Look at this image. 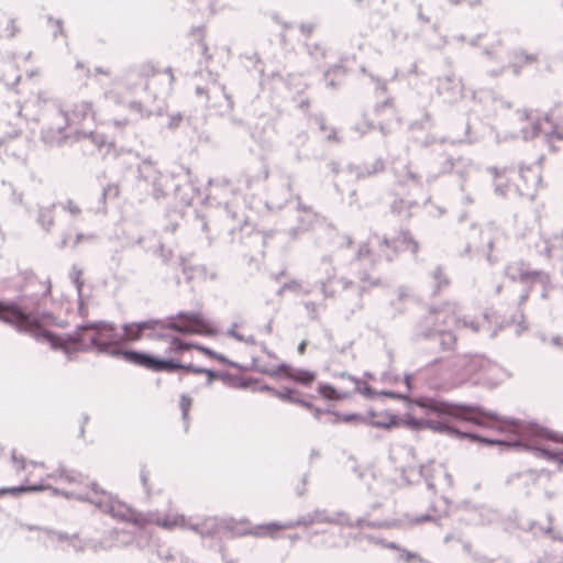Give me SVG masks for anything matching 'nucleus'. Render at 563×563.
<instances>
[{
  "label": "nucleus",
  "instance_id": "nucleus-14",
  "mask_svg": "<svg viewBox=\"0 0 563 563\" xmlns=\"http://www.w3.org/2000/svg\"><path fill=\"white\" fill-rule=\"evenodd\" d=\"M68 125L75 128H84L87 121H95V111L90 102L81 101L76 103L67 112Z\"/></svg>",
  "mask_w": 563,
  "mask_h": 563
},
{
  "label": "nucleus",
  "instance_id": "nucleus-28",
  "mask_svg": "<svg viewBox=\"0 0 563 563\" xmlns=\"http://www.w3.org/2000/svg\"><path fill=\"white\" fill-rule=\"evenodd\" d=\"M537 252L540 255H543L545 258L551 257L552 244L550 239H541L540 242L536 244Z\"/></svg>",
  "mask_w": 563,
  "mask_h": 563
},
{
  "label": "nucleus",
  "instance_id": "nucleus-17",
  "mask_svg": "<svg viewBox=\"0 0 563 563\" xmlns=\"http://www.w3.org/2000/svg\"><path fill=\"white\" fill-rule=\"evenodd\" d=\"M511 169L508 167L497 168V167H487V172L494 178V191L496 195L500 197H507L511 191V186L505 180L507 173Z\"/></svg>",
  "mask_w": 563,
  "mask_h": 563
},
{
  "label": "nucleus",
  "instance_id": "nucleus-53",
  "mask_svg": "<svg viewBox=\"0 0 563 563\" xmlns=\"http://www.w3.org/2000/svg\"><path fill=\"white\" fill-rule=\"evenodd\" d=\"M427 486H428L429 489H433L434 488V485L431 482H429V481H427Z\"/></svg>",
  "mask_w": 563,
  "mask_h": 563
},
{
  "label": "nucleus",
  "instance_id": "nucleus-33",
  "mask_svg": "<svg viewBox=\"0 0 563 563\" xmlns=\"http://www.w3.org/2000/svg\"><path fill=\"white\" fill-rule=\"evenodd\" d=\"M63 208L73 216H79L81 212L79 205L70 199L66 201Z\"/></svg>",
  "mask_w": 563,
  "mask_h": 563
},
{
  "label": "nucleus",
  "instance_id": "nucleus-36",
  "mask_svg": "<svg viewBox=\"0 0 563 563\" xmlns=\"http://www.w3.org/2000/svg\"><path fill=\"white\" fill-rule=\"evenodd\" d=\"M190 406H191L190 397L181 396V398H180V407H181V410H183L185 416L188 413V411L190 409Z\"/></svg>",
  "mask_w": 563,
  "mask_h": 563
},
{
  "label": "nucleus",
  "instance_id": "nucleus-49",
  "mask_svg": "<svg viewBox=\"0 0 563 563\" xmlns=\"http://www.w3.org/2000/svg\"><path fill=\"white\" fill-rule=\"evenodd\" d=\"M552 550H558V554L562 555L563 556V542L558 544L555 548H553Z\"/></svg>",
  "mask_w": 563,
  "mask_h": 563
},
{
  "label": "nucleus",
  "instance_id": "nucleus-46",
  "mask_svg": "<svg viewBox=\"0 0 563 563\" xmlns=\"http://www.w3.org/2000/svg\"><path fill=\"white\" fill-rule=\"evenodd\" d=\"M511 68H512V70H514V73H515L516 75H518V74L520 73L521 65H520V64H518V63H512V64H511Z\"/></svg>",
  "mask_w": 563,
  "mask_h": 563
},
{
  "label": "nucleus",
  "instance_id": "nucleus-4",
  "mask_svg": "<svg viewBox=\"0 0 563 563\" xmlns=\"http://www.w3.org/2000/svg\"><path fill=\"white\" fill-rule=\"evenodd\" d=\"M499 419L492 426H484L485 428H499L503 424H507L508 428L517 435V440L515 441H505L490 439L486 437L478 435L476 433L461 431L459 429V433L454 435H450V438L464 439L467 438L473 442H478L485 445H505V446H514L521 450H526L534 454L539 459L543 460H552L554 459V453L552 449L544 444L547 441L552 442H563V439L559 437L558 433L545 429L537 423L529 422L525 423L522 421L516 419H506L494 412Z\"/></svg>",
  "mask_w": 563,
  "mask_h": 563
},
{
  "label": "nucleus",
  "instance_id": "nucleus-8",
  "mask_svg": "<svg viewBox=\"0 0 563 563\" xmlns=\"http://www.w3.org/2000/svg\"><path fill=\"white\" fill-rule=\"evenodd\" d=\"M446 316L445 310L430 309L421 321L417 333L422 338L437 339L443 351L451 350L456 342V335L440 324V321L446 323Z\"/></svg>",
  "mask_w": 563,
  "mask_h": 563
},
{
  "label": "nucleus",
  "instance_id": "nucleus-27",
  "mask_svg": "<svg viewBox=\"0 0 563 563\" xmlns=\"http://www.w3.org/2000/svg\"><path fill=\"white\" fill-rule=\"evenodd\" d=\"M159 73L161 70L152 62L144 63L139 70L140 76L143 78H150Z\"/></svg>",
  "mask_w": 563,
  "mask_h": 563
},
{
  "label": "nucleus",
  "instance_id": "nucleus-55",
  "mask_svg": "<svg viewBox=\"0 0 563 563\" xmlns=\"http://www.w3.org/2000/svg\"><path fill=\"white\" fill-rule=\"evenodd\" d=\"M452 539V537L450 534L445 536L444 538V542L448 543L450 540Z\"/></svg>",
  "mask_w": 563,
  "mask_h": 563
},
{
  "label": "nucleus",
  "instance_id": "nucleus-6",
  "mask_svg": "<svg viewBox=\"0 0 563 563\" xmlns=\"http://www.w3.org/2000/svg\"><path fill=\"white\" fill-rule=\"evenodd\" d=\"M518 120L527 124L520 128V134L523 140L542 136L551 147L553 140H562L563 134L559 132V125L563 123V106H556L545 114L544 120L530 115L527 111L518 113Z\"/></svg>",
  "mask_w": 563,
  "mask_h": 563
},
{
  "label": "nucleus",
  "instance_id": "nucleus-7",
  "mask_svg": "<svg viewBox=\"0 0 563 563\" xmlns=\"http://www.w3.org/2000/svg\"><path fill=\"white\" fill-rule=\"evenodd\" d=\"M12 466L15 471H24L26 472L25 482L29 485H21L18 487H9L0 489V497L5 494L19 495L26 492H37L46 488L42 482L49 477L51 475L46 472V466L44 463H37L33 461H26L23 456H18L16 454H12Z\"/></svg>",
  "mask_w": 563,
  "mask_h": 563
},
{
  "label": "nucleus",
  "instance_id": "nucleus-47",
  "mask_svg": "<svg viewBox=\"0 0 563 563\" xmlns=\"http://www.w3.org/2000/svg\"><path fill=\"white\" fill-rule=\"evenodd\" d=\"M306 346H307V343H306V342H301V343L299 344V346H298V352H299L300 354H303V353H305V351H306Z\"/></svg>",
  "mask_w": 563,
  "mask_h": 563
},
{
  "label": "nucleus",
  "instance_id": "nucleus-12",
  "mask_svg": "<svg viewBox=\"0 0 563 563\" xmlns=\"http://www.w3.org/2000/svg\"><path fill=\"white\" fill-rule=\"evenodd\" d=\"M541 167L539 163L531 166H519V183L515 185V192L522 198L533 200L537 188L541 184Z\"/></svg>",
  "mask_w": 563,
  "mask_h": 563
},
{
  "label": "nucleus",
  "instance_id": "nucleus-56",
  "mask_svg": "<svg viewBox=\"0 0 563 563\" xmlns=\"http://www.w3.org/2000/svg\"><path fill=\"white\" fill-rule=\"evenodd\" d=\"M478 3H479V0L470 1L471 5L478 4Z\"/></svg>",
  "mask_w": 563,
  "mask_h": 563
},
{
  "label": "nucleus",
  "instance_id": "nucleus-10",
  "mask_svg": "<svg viewBox=\"0 0 563 563\" xmlns=\"http://www.w3.org/2000/svg\"><path fill=\"white\" fill-rule=\"evenodd\" d=\"M505 275L512 282H519L525 286L540 284L543 287L542 297L547 296V288L550 284V275L543 271L530 269L525 262H515L505 267Z\"/></svg>",
  "mask_w": 563,
  "mask_h": 563
},
{
  "label": "nucleus",
  "instance_id": "nucleus-31",
  "mask_svg": "<svg viewBox=\"0 0 563 563\" xmlns=\"http://www.w3.org/2000/svg\"><path fill=\"white\" fill-rule=\"evenodd\" d=\"M500 371L501 368L496 363L488 360V365L479 366V371L477 373L495 376Z\"/></svg>",
  "mask_w": 563,
  "mask_h": 563
},
{
  "label": "nucleus",
  "instance_id": "nucleus-50",
  "mask_svg": "<svg viewBox=\"0 0 563 563\" xmlns=\"http://www.w3.org/2000/svg\"><path fill=\"white\" fill-rule=\"evenodd\" d=\"M483 54H484V55H486V56H487V57H489V58H494L492 51H489V49H487V48H485V49L483 51Z\"/></svg>",
  "mask_w": 563,
  "mask_h": 563
},
{
  "label": "nucleus",
  "instance_id": "nucleus-45",
  "mask_svg": "<svg viewBox=\"0 0 563 563\" xmlns=\"http://www.w3.org/2000/svg\"><path fill=\"white\" fill-rule=\"evenodd\" d=\"M418 19L421 20L422 22H429V18L421 12V5H419Z\"/></svg>",
  "mask_w": 563,
  "mask_h": 563
},
{
  "label": "nucleus",
  "instance_id": "nucleus-20",
  "mask_svg": "<svg viewBox=\"0 0 563 563\" xmlns=\"http://www.w3.org/2000/svg\"><path fill=\"white\" fill-rule=\"evenodd\" d=\"M451 319L454 320V322L456 323L457 327L468 328L474 333L479 332L482 329H484L488 324L487 313H483V316L478 319L471 318V317H463V318H457V319L454 317H451Z\"/></svg>",
  "mask_w": 563,
  "mask_h": 563
},
{
  "label": "nucleus",
  "instance_id": "nucleus-51",
  "mask_svg": "<svg viewBox=\"0 0 563 563\" xmlns=\"http://www.w3.org/2000/svg\"><path fill=\"white\" fill-rule=\"evenodd\" d=\"M428 177H429V179H435L438 177V174L429 173Z\"/></svg>",
  "mask_w": 563,
  "mask_h": 563
},
{
  "label": "nucleus",
  "instance_id": "nucleus-42",
  "mask_svg": "<svg viewBox=\"0 0 563 563\" xmlns=\"http://www.w3.org/2000/svg\"><path fill=\"white\" fill-rule=\"evenodd\" d=\"M530 287L531 286H528L527 289H525V291L520 295V297H519V305H522L523 302L527 301V299L529 297V292H530Z\"/></svg>",
  "mask_w": 563,
  "mask_h": 563
},
{
  "label": "nucleus",
  "instance_id": "nucleus-30",
  "mask_svg": "<svg viewBox=\"0 0 563 563\" xmlns=\"http://www.w3.org/2000/svg\"><path fill=\"white\" fill-rule=\"evenodd\" d=\"M488 231H490V229L482 231V234H486L487 235V242H486L487 254H486V258L489 262V264H495L497 262V258H495L492 255V251H493V247H494V239L489 235Z\"/></svg>",
  "mask_w": 563,
  "mask_h": 563
},
{
  "label": "nucleus",
  "instance_id": "nucleus-24",
  "mask_svg": "<svg viewBox=\"0 0 563 563\" xmlns=\"http://www.w3.org/2000/svg\"><path fill=\"white\" fill-rule=\"evenodd\" d=\"M412 378H413V376L411 374H406L402 379V385L405 387V390L404 391H394V390L389 389V399L390 398L406 399L412 388V385H411Z\"/></svg>",
  "mask_w": 563,
  "mask_h": 563
},
{
  "label": "nucleus",
  "instance_id": "nucleus-1",
  "mask_svg": "<svg viewBox=\"0 0 563 563\" xmlns=\"http://www.w3.org/2000/svg\"><path fill=\"white\" fill-rule=\"evenodd\" d=\"M415 404L422 408L428 418L417 419L408 416L405 423L413 430L430 429L448 437L459 433L455 422H468L475 426H492L499 418L493 411L478 405L448 402L429 397H421Z\"/></svg>",
  "mask_w": 563,
  "mask_h": 563
},
{
  "label": "nucleus",
  "instance_id": "nucleus-9",
  "mask_svg": "<svg viewBox=\"0 0 563 563\" xmlns=\"http://www.w3.org/2000/svg\"><path fill=\"white\" fill-rule=\"evenodd\" d=\"M164 328L180 333L201 335L216 334L212 323L198 312H180L176 316L169 317Z\"/></svg>",
  "mask_w": 563,
  "mask_h": 563
},
{
  "label": "nucleus",
  "instance_id": "nucleus-37",
  "mask_svg": "<svg viewBox=\"0 0 563 563\" xmlns=\"http://www.w3.org/2000/svg\"><path fill=\"white\" fill-rule=\"evenodd\" d=\"M336 416L339 417L340 420H342L344 422L357 421L361 419V416L356 412L346 413V415H336Z\"/></svg>",
  "mask_w": 563,
  "mask_h": 563
},
{
  "label": "nucleus",
  "instance_id": "nucleus-25",
  "mask_svg": "<svg viewBox=\"0 0 563 563\" xmlns=\"http://www.w3.org/2000/svg\"><path fill=\"white\" fill-rule=\"evenodd\" d=\"M396 297H397V301L399 303L396 307V310L398 312H402L406 309L407 303L411 301V295L409 292V289L405 286H400L396 290Z\"/></svg>",
  "mask_w": 563,
  "mask_h": 563
},
{
  "label": "nucleus",
  "instance_id": "nucleus-15",
  "mask_svg": "<svg viewBox=\"0 0 563 563\" xmlns=\"http://www.w3.org/2000/svg\"><path fill=\"white\" fill-rule=\"evenodd\" d=\"M156 321H144L137 323H130L124 325L122 335L123 342H135L145 336L146 331H153L156 328Z\"/></svg>",
  "mask_w": 563,
  "mask_h": 563
},
{
  "label": "nucleus",
  "instance_id": "nucleus-59",
  "mask_svg": "<svg viewBox=\"0 0 563 563\" xmlns=\"http://www.w3.org/2000/svg\"><path fill=\"white\" fill-rule=\"evenodd\" d=\"M468 252H470V245H467V246L465 247V253H468Z\"/></svg>",
  "mask_w": 563,
  "mask_h": 563
},
{
  "label": "nucleus",
  "instance_id": "nucleus-18",
  "mask_svg": "<svg viewBox=\"0 0 563 563\" xmlns=\"http://www.w3.org/2000/svg\"><path fill=\"white\" fill-rule=\"evenodd\" d=\"M393 246L396 253L409 251L416 255L419 249L418 242L410 235L408 231H402L397 238L389 242V247Z\"/></svg>",
  "mask_w": 563,
  "mask_h": 563
},
{
  "label": "nucleus",
  "instance_id": "nucleus-60",
  "mask_svg": "<svg viewBox=\"0 0 563 563\" xmlns=\"http://www.w3.org/2000/svg\"><path fill=\"white\" fill-rule=\"evenodd\" d=\"M533 526H534V525H533V523H531V525H530V527H529V529H530V530H533Z\"/></svg>",
  "mask_w": 563,
  "mask_h": 563
},
{
  "label": "nucleus",
  "instance_id": "nucleus-41",
  "mask_svg": "<svg viewBox=\"0 0 563 563\" xmlns=\"http://www.w3.org/2000/svg\"><path fill=\"white\" fill-rule=\"evenodd\" d=\"M552 452L554 453L555 457L550 460V461L551 462H559V463L563 464V450L562 451L552 450Z\"/></svg>",
  "mask_w": 563,
  "mask_h": 563
},
{
  "label": "nucleus",
  "instance_id": "nucleus-26",
  "mask_svg": "<svg viewBox=\"0 0 563 563\" xmlns=\"http://www.w3.org/2000/svg\"><path fill=\"white\" fill-rule=\"evenodd\" d=\"M432 278L435 283L434 285V294L439 292L442 288L444 287H448L449 286V278L444 275L442 268L440 266H438L433 273H432Z\"/></svg>",
  "mask_w": 563,
  "mask_h": 563
},
{
  "label": "nucleus",
  "instance_id": "nucleus-16",
  "mask_svg": "<svg viewBox=\"0 0 563 563\" xmlns=\"http://www.w3.org/2000/svg\"><path fill=\"white\" fill-rule=\"evenodd\" d=\"M292 523H278V522H268L255 526L251 534L256 538H271L276 539L279 537L280 532L286 529L292 528Z\"/></svg>",
  "mask_w": 563,
  "mask_h": 563
},
{
  "label": "nucleus",
  "instance_id": "nucleus-32",
  "mask_svg": "<svg viewBox=\"0 0 563 563\" xmlns=\"http://www.w3.org/2000/svg\"><path fill=\"white\" fill-rule=\"evenodd\" d=\"M514 57L515 58H522V60L525 63H527V64L534 63L538 59L536 54H528V53L523 52L522 49L515 51L514 52Z\"/></svg>",
  "mask_w": 563,
  "mask_h": 563
},
{
  "label": "nucleus",
  "instance_id": "nucleus-52",
  "mask_svg": "<svg viewBox=\"0 0 563 563\" xmlns=\"http://www.w3.org/2000/svg\"><path fill=\"white\" fill-rule=\"evenodd\" d=\"M462 0H449V2L453 5L459 4Z\"/></svg>",
  "mask_w": 563,
  "mask_h": 563
},
{
  "label": "nucleus",
  "instance_id": "nucleus-11",
  "mask_svg": "<svg viewBox=\"0 0 563 563\" xmlns=\"http://www.w3.org/2000/svg\"><path fill=\"white\" fill-rule=\"evenodd\" d=\"M0 320L30 335H32V331H36L37 329L35 314L25 312L22 307L15 302L0 301Z\"/></svg>",
  "mask_w": 563,
  "mask_h": 563
},
{
  "label": "nucleus",
  "instance_id": "nucleus-48",
  "mask_svg": "<svg viewBox=\"0 0 563 563\" xmlns=\"http://www.w3.org/2000/svg\"><path fill=\"white\" fill-rule=\"evenodd\" d=\"M398 380H399V377L398 376H391V373L389 372V378H388L389 385L395 384Z\"/></svg>",
  "mask_w": 563,
  "mask_h": 563
},
{
  "label": "nucleus",
  "instance_id": "nucleus-29",
  "mask_svg": "<svg viewBox=\"0 0 563 563\" xmlns=\"http://www.w3.org/2000/svg\"><path fill=\"white\" fill-rule=\"evenodd\" d=\"M538 563H563V556L558 554V550H551L539 559Z\"/></svg>",
  "mask_w": 563,
  "mask_h": 563
},
{
  "label": "nucleus",
  "instance_id": "nucleus-54",
  "mask_svg": "<svg viewBox=\"0 0 563 563\" xmlns=\"http://www.w3.org/2000/svg\"><path fill=\"white\" fill-rule=\"evenodd\" d=\"M230 334L235 336L239 340H242V338L240 335H238L234 331H231Z\"/></svg>",
  "mask_w": 563,
  "mask_h": 563
},
{
  "label": "nucleus",
  "instance_id": "nucleus-19",
  "mask_svg": "<svg viewBox=\"0 0 563 563\" xmlns=\"http://www.w3.org/2000/svg\"><path fill=\"white\" fill-rule=\"evenodd\" d=\"M488 365V358L483 355H463L459 357V367L465 374H474L479 371V366Z\"/></svg>",
  "mask_w": 563,
  "mask_h": 563
},
{
  "label": "nucleus",
  "instance_id": "nucleus-58",
  "mask_svg": "<svg viewBox=\"0 0 563 563\" xmlns=\"http://www.w3.org/2000/svg\"><path fill=\"white\" fill-rule=\"evenodd\" d=\"M445 477H446L450 482L452 481V478H451V475H450V474H448V473H446V474H445Z\"/></svg>",
  "mask_w": 563,
  "mask_h": 563
},
{
  "label": "nucleus",
  "instance_id": "nucleus-35",
  "mask_svg": "<svg viewBox=\"0 0 563 563\" xmlns=\"http://www.w3.org/2000/svg\"><path fill=\"white\" fill-rule=\"evenodd\" d=\"M122 519L132 521L137 526H143V523H144V519L140 518L137 515L130 512V511L128 515L123 516Z\"/></svg>",
  "mask_w": 563,
  "mask_h": 563
},
{
  "label": "nucleus",
  "instance_id": "nucleus-34",
  "mask_svg": "<svg viewBox=\"0 0 563 563\" xmlns=\"http://www.w3.org/2000/svg\"><path fill=\"white\" fill-rule=\"evenodd\" d=\"M454 159L452 157H445L444 162L441 164L440 173L445 174L453 169Z\"/></svg>",
  "mask_w": 563,
  "mask_h": 563
},
{
  "label": "nucleus",
  "instance_id": "nucleus-43",
  "mask_svg": "<svg viewBox=\"0 0 563 563\" xmlns=\"http://www.w3.org/2000/svg\"><path fill=\"white\" fill-rule=\"evenodd\" d=\"M388 423H389V428L391 427H396L399 424V418L396 416V415H390L389 413V420H388Z\"/></svg>",
  "mask_w": 563,
  "mask_h": 563
},
{
  "label": "nucleus",
  "instance_id": "nucleus-57",
  "mask_svg": "<svg viewBox=\"0 0 563 563\" xmlns=\"http://www.w3.org/2000/svg\"><path fill=\"white\" fill-rule=\"evenodd\" d=\"M464 549H465L466 551H470V549H471L470 543H465V544H464Z\"/></svg>",
  "mask_w": 563,
  "mask_h": 563
},
{
  "label": "nucleus",
  "instance_id": "nucleus-22",
  "mask_svg": "<svg viewBox=\"0 0 563 563\" xmlns=\"http://www.w3.org/2000/svg\"><path fill=\"white\" fill-rule=\"evenodd\" d=\"M287 377L294 382L309 386L316 380L317 375L313 372L300 369L287 373Z\"/></svg>",
  "mask_w": 563,
  "mask_h": 563
},
{
  "label": "nucleus",
  "instance_id": "nucleus-2",
  "mask_svg": "<svg viewBox=\"0 0 563 563\" xmlns=\"http://www.w3.org/2000/svg\"><path fill=\"white\" fill-rule=\"evenodd\" d=\"M36 331L32 336L37 341H45L53 349H62L66 352L98 349L106 351L122 343L121 332L107 322H96L82 325L74 334L60 336L54 334L49 328L60 325L52 313L35 314Z\"/></svg>",
  "mask_w": 563,
  "mask_h": 563
},
{
  "label": "nucleus",
  "instance_id": "nucleus-40",
  "mask_svg": "<svg viewBox=\"0 0 563 563\" xmlns=\"http://www.w3.org/2000/svg\"><path fill=\"white\" fill-rule=\"evenodd\" d=\"M434 520L430 515H422L412 519L413 523H423L426 521Z\"/></svg>",
  "mask_w": 563,
  "mask_h": 563
},
{
  "label": "nucleus",
  "instance_id": "nucleus-39",
  "mask_svg": "<svg viewBox=\"0 0 563 563\" xmlns=\"http://www.w3.org/2000/svg\"><path fill=\"white\" fill-rule=\"evenodd\" d=\"M550 343L556 347H563V338L560 335H553L550 339Z\"/></svg>",
  "mask_w": 563,
  "mask_h": 563
},
{
  "label": "nucleus",
  "instance_id": "nucleus-21",
  "mask_svg": "<svg viewBox=\"0 0 563 563\" xmlns=\"http://www.w3.org/2000/svg\"><path fill=\"white\" fill-rule=\"evenodd\" d=\"M389 550H396L398 552V555L395 558L397 563H413L420 560V555L417 552L402 549L395 542H389Z\"/></svg>",
  "mask_w": 563,
  "mask_h": 563
},
{
  "label": "nucleus",
  "instance_id": "nucleus-3",
  "mask_svg": "<svg viewBox=\"0 0 563 563\" xmlns=\"http://www.w3.org/2000/svg\"><path fill=\"white\" fill-rule=\"evenodd\" d=\"M161 341L166 345L163 353H146L131 350L112 351V353L121 355L124 361L133 365L144 367L153 372H175L178 369H185L195 374H205L208 376L209 382L216 379L218 374L211 369L196 368L191 365H184L177 361V356L195 349L211 358L218 360L220 362L227 361L224 356L217 354L209 347L186 342L177 336L165 335L161 338Z\"/></svg>",
  "mask_w": 563,
  "mask_h": 563
},
{
  "label": "nucleus",
  "instance_id": "nucleus-5",
  "mask_svg": "<svg viewBox=\"0 0 563 563\" xmlns=\"http://www.w3.org/2000/svg\"><path fill=\"white\" fill-rule=\"evenodd\" d=\"M319 395L328 400H345L351 399L357 393L380 402L379 410L374 406H368V416L373 424L387 426L385 422V398L387 393L378 391L369 380H360L351 376H341L338 383L332 386L329 384H320L318 387Z\"/></svg>",
  "mask_w": 563,
  "mask_h": 563
},
{
  "label": "nucleus",
  "instance_id": "nucleus-61",
  "mask_svg": "<svg viewBox=\"0 0 563 563\" xmlns=\"http://www.w3.org/2000/svg\"><path fill=\"white\" fill-rule=\"evenodd\" d=\"M560 238L563 239V231L561 232Z\"/></svg>",
  "mask_w": 563,
  "mask_h": 563
},
{
  "label": "nucleus",
  "instance_id": "nucleus-23",
  "mask_svg": "<svg viewBox=\"0 0 563 563\" xmlns=\"http://www.w3.org/2000/svg\"><path fill=\"white\" fill-rule=\"evenodd\" d=\"M155 523L166 529H174L185 526V518L183 516H167L156 519Z\"/></svg>",
  "mask_w": 563,
  "mask_h": 563
},
{
  "label": "nucleus",
  "instance_id": "nucleus-38",
  "mask_svg": "<svg viewBox=\"0 0 563 563\" xmlns=\"http://www.w3.org/2000/svg\"><path fill=\"white\" fill-rule=\"evenodd\" d=\"M5 31L8 36H14L18 33L19 29L13 20L8 21Z\"/></svg>",
  "mask_w": 563,
  "mask_h": 563
},
{
  "label": "nucleus",
  "instance_id": "nucleus-13",
  "mask_svg": "<svg viewBox=\"0 0 563 563\" xmlns=\"http://www.w3.org/2000/svg\"><path fill=\"white\" fill-rule=\"evenodd\" d=\"M437 90L445 101L455 102L463 97L464 86L460 78L450 74L438 79Z\"/></svg>",
  "mask_w": 563,
  "mask_h": 563
},
{
  "label": "nucleus",
  "instance_id": "nucleus-44",
  "mask_svg": "<svg viewBox=\"0 0 563 563\" xmlns=\"http://www.w3.org/2000/svg\"><path fill=\"white\" fill-rule=\"evenodd\" d=\"M504 67H500L498 69H493L490 70L488 74L492 76V77H498L500 76L503 73H504Z\"/></svg>",
  "mask_w": 563,
  "mask_h": 563
}]
</instances>
